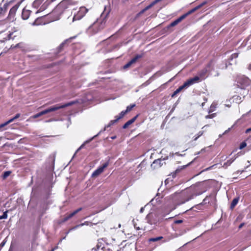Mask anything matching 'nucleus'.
<instances>
[{"mask_svg":"<svg viewBox=\"0 0 251 251\" xmlns=\"http://www.w3.org/2000/svg\"><path fill=\"white\" fill-rule=\"evenodd\" d=\"M110 11V10L109 8L105 7L100 18L87 28V33L89 35H93L103 29L105 26L107 18Z\"/></svg>","mask_w":251,"mask_h":251,"instance_id":"1","label":"nucleus"},{"mask_svg":"<svg viewBox=\"0 0 251 251\" xmlns=\"http://www.w3.org/2000/svg\"><path fill=\"white\" fill-rule=\"evenodd\" d=\"M73 5L72 0H63L52 10L48 17L51 18L50 22L59 20L66 10Z\"/></svg>","mask_w":251,"mask_h":251,"instance_id":"2","label":"nucleus"},{"mask_svg":"<svg viewBox=\"0 0 251 251\" xmlns=\"http://www.w3.org/2000/svg\"><path fill=\"white\" fill-rule=\"evenodd\" d=\"M88 9L84 6L80 7L78 10L76 11L75 9H73L72 11V14L73 16L72 17L69 16L68 17V22L71 24L75 21L81 20L87 13Z\"/></svg>","mask_w":251,"mask_h":251,"instance_id":"3","label":"nucleus"},{"mask_svg":"<svg viewBox=\"0 0 251 251\" xmlns=\"http://www.w3.org/2000/svg\"><path fill=\"white\" fill-rule=\"evenodd\" d=\"M75 103V101H74L68 102L66 104H62V105L57 104L56 105H53L48 109H46L42 111H41L40 112H39L36 114L32 116V117L34 119L37 118L39 117L40 116H41L44 114H46L49 112L56 111V110H58L61 108H65L67 106H70Z\"/></svg>","mask_w":251,"mask_h":251,"instance_id":"4","label":"nucleus"},{"mask_svg":"<svg viewBox=\"0 0 251 251\" xmlns=\"http://www.w3.org/2000/svg\"><path fill=\"white\" fill-rule=\"evenodd\" d=\"M194 197L202 194L206 191L204 183L202 182H199L189 187Z\"/></svg>","mask_w":251,"mask_h":251,"instance_id":"5","label":"nucleus"},{"mask_svg":"<svg viewBox=\"0 0 251 251\" xmlns=\"http://www.w3.org/2000/svg\"><path fill=\"white\" fill-rule=\"evenodd\" d=\"M236 82L237 88L239 89L245 90L251 84V81L248 77L244 75H240L237 77Z\"/></svg>","mask_w":251,"mask_h":251,"instance_id":"6","label":"nucleus"},{"mask_svg":"<svg viewBox=\"0 0 251 251\" xmlns=\"http://www.w3.org/2000/svg\"><path fill=\"white\" fill-rule=\"evenodd\" d=\"M215 60L214 59L211 60L206 67L198 72V75L200 77V80L204 79L206 77V75L208 72L214 69Z\"/></svg>","mask_w":251,"mask_h":251,"instance_id":"7","label":"nucleus"},{"mask_svg":"<svg viewBox=\"0 0 251 251\" xmlns=\"http://www.w3.org/2000/svg\"><path fill=\"white\" fill-rule=\"evenodd\" d=\"M179 197L181 199V201L179 203V204H183L194 198L189 188L182 191L179 194Z\"/></svg>","mask_w":251,"mask_h":251,"instance_id":"8","label":"nucleus"},{"mask_svg":"<svg viewBox=\"0 0 251 251\" xmlns=\"http://www.w3.org/2000/svg\"><path fill=\"white\" fill-rule=\"evenodd\" d=\"M147 223L150 225H155L158 221L157 216L153 213H149L146 216Z\"/></svg>","mask_w":251,"mask_h":251,"instance_id":"9","label":"nucleus"},{"mask_svg":"<svg viewBox=\"0 0 251 251\" xmlns=\"http://www.w3.org/2000/svg\"><path fill=\"white\" fill-rule=\"evenodd\" d=\"M216 197L215 194H211L209 196H207L203 200L202 203L203 204L209 203L211 205H216Z\"/></svg>","mask_w":251,"mask_h":251,"instance_id":"10","label":"nucleus"},{"mask_svg":"<svg viewBox=\"0 0 251 251\" xmlns=\"http://www.w3.org/2000/svg\"><path fill=\"white\" fill-rule=\"evenodd\" d=\"M22 2L23 0L18 2L15 5L11 8L8 14V18L9 19H13L14 18L15 14Z\"/></svg>","mask_w":251,"mask_h":251,"instance_id":"11","label":"nucleus"},{"mask_svg":"<svg viewBox=\"0 0 251 251\" xmlns=\"http://www.w3.org/2000/svg\"><path fill=\"white\" fill-rule=\"evenodd\" d=\"M201 81V80H200V77L199 76H195V77L187 80L184 83V84H185V86H186V88H188L193 84L198 83Z\"/></svg>","mask_w":251,"mask_h":251,"instance_id":"12","label":"nucleus"},{"mask_svg":"<svg viewBox=\"0 0 251 251\" xmlns=\"http://www.w3.org/2000/svg\"><path fill=\"white\" fill-rule=\"evenodd\" d=\"M143 56L142 54L136 55L133 58H132L128 62L123 66L124 69H126L129 67L132 64L135 63L139 59L142 58Z\"/></svg>","mask_w":251,"mask_h":251,"instance_id":"13","label":"nucleus"},{"mask_svg":"<svg viewBox=\"0 0 251 251\" xmlns=\"http://www.w3.org/2000/svg\"><path fill=\"white\" fill-rule=\"evenodd\" d=\"M165 158L162 159L160 158L155 160L151 165V167L154 169L160 167L163 165V162L165 160Z\"/></svg>","mask_w":251,"mask_h":251,"instance_id":"14","label":"nucleus"},{"mask_svg":"<svg viewBox=\"0 0 251 251\" xmlns=\"http://www.w3.org/2000/svg\"><path fill=\"white\" fill-rule=\"evenodd\" d=\"M11 2V1H10L9 2H6L4 3L2 6L0 7V18L4 16L5 12L7 10L9 5Z\"/></svg>","mask_w":251,"mask_h":251,"instance_id":"15","label":"nucleus"},{"mask_svg":"<svg viewBox=\"0 0 251 251\" xmlns=\"http://www.w3.org/2000/svg\"><path fill=\"white\" fill-rule=\"evenodd\" d=\"M82 208L81 207L78 208L77 209L75 210L72 213H70L68 215L66 216L64 218L63 221L66 222L72 217H73L74 215H75L76 214H77L78 212L80 211Z\"/></svg>","mask_w":251,"mask_h":251,"instance_id":"16","label":"nucleus"},{"mask_svg":"<svg viewBox=\"0 0 251 251\" xmlns=\"http://www.w3.org/2000/svg\"><path fill=\"white\" fill-rule=\"evenodd\" d=\"M101 131H100L97 134H96V135L94 136L93 137H92V138H89L88 139V140H87L86 141H85L80 147L77 150V151H76V152L78 151H79L80 150L82 149V148H84V146L90 143L91 141H92L94 139H95L96 137H97L100 133Z\"/></svg>","mask_w":251,"mask_h":251,"instance_id":"17","label":"nucleus"},{"mask_svg":"<svg viewBox=\"0 0 251 251\" xmlns=\"http://www.w3.org/2000/svg\"><path fill=\"white\" fill-rule=\"evenodd\" d=\"M31 13V11L26 9L25 8L23 9L22 13V18L23 20H27Z\"/></svg>","mask_w":251,"mask_h":251,"instance_id":"18","label":"nucleus"},{"mask_svg":"<svg viewBox=\"0 0 251 251\" xmlns=\"http://www.w3.org/2000/svg\"><path fill=\"white\" fill-rule=\"evenodd\" d=\"M138 117V115H137L136 116L132 118L131 119L126 122L123 126V128L124 129L126 128L129 125H130L135 122V121L136 120Z\"/></svg>","mask_w":251,"mask_h":251,"instance_id":"19","label":"nucleus"},{"mask_svg":"<svg viewBox=\"0 0 251 251\" xmlns=\"http://www.w3.org/2000/svg\"><path fill=\"white\" fill-rule=\"evenodd\" d=\"M109 165V161H106L102 166L99 167L97 170L99 173L100 174L104 171V169L106 168Z\"/></svg>","mask_w":251,"mask_h":251,"instance_id":"20","label":"nucleus"},{"mask_svg":"<svg viewBox=\"0 0 251 251\" xmlns=\"http://www.w3.org/2000/svg\"><path fill=\"white\" fill-rule=\"evenodd\" d=\"M109 165V161H106L102 166L99 167L97 170L99 173L100 174L104 171V169L106 168Z\"/></svg>","mask_w":251,"mask_h":251,"instance_id":"21","label":"nucleus"},{"mask_svg":"<svg viewBox=\"0 0 251 251\" xmlns=\"http://www.w3.org/2000/svg\"><path fill=\"white\" fill-rule=\"evenodd\" d=\"M109 165V161H106L102 166L99 167L97 170L99 173L100 174L104 171V169L106 168Z\"/></svg>","mask_w":251,"mask_h":251,"instance_id":"22","label":"nucleus"},{"mask_svg":"<svg viewBox=\"0 0 251 251\" xmlns=\"http://www.w3.org/2000/svg\"><path fill=\"white\" fill-rule=\"evenodd\" d=\"M236 157L231 158L229 160H227L226 162H225L223 164V167L227 168L228 166H230L231 163L235 160Z\"/></svg>","mask_w":251,"mask_h":251,"instance_id":"23","label":"nucleus"},{"mask_svg":"<svg viewBox=\"0 0 251 251\" xmlns=\"http://www.w3.org/2000/svg\"><path fill=\"white\" fill-rule=\"evenodd\" d=\"M45 16H42L41 17H40V18H37L35 21L33 23L32 25H45V22H40V21L42 19V18L43 17H44Z\"/></svg>","mask_w":251,"mask_h":251,"instance_id":"24","label":"nucleus"},{"mask_svg":"<svg viewBox=\"0 0 251 251\" xmlns=\"http://www.w3.org/2000/svg\"><path fill=\"white\" fill-rule=\"evenodd\" d=\"M115 119L111 120L109 122V124L105 126V128L109 127L112 125H114L115 123H116L117 122H118L119 121V120H118V118L117 117H116V116L115 117Z\"/></svg>","mask_w":251,"mask_h":251,"instance_id":"25","label":"nucleus"},{"mask_svg":"<svg viewBox=\"0 0 251 251\" xmlns=\"http://www.w3.org/2000/svg\"><path fill=\"white\" fill-rule=\"evenodd\" d=\"M238 201H239V199L238 198H234L231 203V204H230V207L231 208L234 207L237 204L238 202Z\"/></svg>","mask_w":251,"mask_h":251,"instance_id":"26","label":"nucleus"},{"mask_svg":"<svg viewBox=\"0 0 251 251\" xmlns=\"http://www.w3.org/2000/svg\"><path fill=\"white\" fill-rule=\"evenodd\" d=\"M217 104L215 103H212L211 105L209 110V113L212 112L214 111L216 108Z\"/></svg>","mask_w":251,"mask_h":251,"instance_id":"27","label":"nucleus"},{"mask_svg":"<svg viewBox=\"0 0 251 251\" xmlns=\"http://www.w3.org/2000/svg\"><path fill=\"white\" fill-rule=\"evenodd\" d=\"M127 112L126 110L122 111L119 114V116H116V117L118 118V120H120L122 118Z\"/></svg>","mask_w":251,"mask_h":251,"instance_id":"28","label":"nucleus"},{"mask_svg":"<svg viewBox=\"0 0 251 251\" xmlns=\"http://www.w3.org/2000/svg\"><path fill=\"white\" fill-rule=\"evenodd\" d=\"M163 237L162 236L157 237L155 238H151L149 239V242H156L157 241L160 240V239H162Z\"/></svg>","mask_w":251,"mask_h":251,"instance_id":"29","label":"nucleus"},{"mask_svg":"<svg viewBox=\"0 0 251 251\" xmlns=\"http://www.w3.org/2000/svg\"><path fill=\"white\" fill-rule=\"evenodd\" d=\"M184 88H187L186 86H185V84L183 83V84L182 85H181V86L179 87L176 90V93H179L182 90H183V89Z\"/></svg>","mask_w":251,"mask_h":251,"instance_id":"30","label":"nucleus"},{"mask_svg":"<svg viewBox=\"0 0 251 251\" xmlns=\"http://www.w3.org/2000/svg\"><path fill=\"white\" fill-rule=\"evenodd\" d=\"M135 104H130V105H128V106H127L126 107V111L127 112H128L130 111L131 110V109H132L134 107H135Z\"/></svg>","mask_w":251,"mask_h":251,"instance_id":"31","label":"nucleus"},{"mask_svg":"<svg viewBox=\"0 0 251 251\" xmlns=\"http://www.w3.org/2000/svg\"><path fill=\"white\" fill-rule=\"evenodd\" d=\"M179 23H180V22L177 19L170 24V26H174L176 25H177Z\"/></svg>","mask_w":251,"mask_h":251,"instance_id":"32","label":"nucleus"},{"mask_svg":"<svg viewBox=\"0 0 251 251\" xmlns=\"http://www.w3.org/2000/svg\"><path fill=\"white\" fill-rule=\"evenodd\" d=\"M238 56V53H234L231 55L229 60L230 61H232L233 59H236Z\"/></svg>","mask_w":251,"mask_h":251,"instance_id":"33","label":"nucleus"},{"mask_svg":"<svg viewBox=\"0 0 251 251\" xmlns=\"http://www.w3.org/2000/svg\"><path fill=\"white\" fill-rule=\"evenodd\" d=\"M11 174V172L10 171H6V172H4L3 175H2V177L3 179H5L6 178H7L9 175L10 174Z\"/></svg>","mask_w":251,"mask_h":251,"instance_id":"34","label":"nucleus"},{"mask_svg":"<svg viewBox=\"0 0 251 251\" xmlns=\"http://www.w3.org/2000/svg\"><path fill=\"white\" fill-rule=\"evenodd\" d=\"M188 14L187 13L185 14L181 15L180 17H179L177 19L179 20V21L180 22L182 20L184 19L187 16H188Z\"/></svg>","mask_w":251,"mask_h":251,"instance_id":"35","label":"nucleus"},{"mask_svg":"<svg viewBox=\"0 0 251 251\" xmlns=\"http://www.w3.org/2000/svg\"><path fill=\"white\" fill-rule=\"evenodd\" d=\"M7 218V211H5L3 213L2 215L0 216V220L5 219Z\"/></svg>","mask_w":251,"mask_h":251,"instance_id":"36","label":"nucleus"},{"mask_svg":"<svg viewBox=\"0 0 251 251\" xmlns=\"http://www.w3.org/2000/svg\"><path fill=\"white\" fill-rule=\"evenodd\" d=\"M246 146H247L246 143L245 142H243L240 144L239 149L240 150H241V149L244 148L245 147H246Z\"/></svg>","mask_w":251,"mask_h":251,"instance_id":"37","label":"nucleus"},{"mask_svg":"<svg viewBox=\"0 0 251 251\" xmlns=\"http://www.w3.org/2000/svg\"><path fill=\"white\" fill-rule=\"evenodd\" d=\"M197 8L196 7H194V8L192 9L191 10H189L188 12H187L188 15H189L190 14H192V13L194 12L196 10H197Z\"/></svg>","mask_w":251,"mask_h":251,"instance_id":"38","label":"nucleus"},{"mask_svg":"<svg viewBox=\"0 0 251 251\" xmlns=\"http://www.w3.org/2000/svg\"><path fill=\"white\" fill-rule=\"evenodd\" d=\"M197 8L196 7H194V8L192 9L191 10H189L188 12H187L188 15H189L190 14H192V13L194 12L196 10H197Z\"/></svg>","mask_w":251,"mask_h":251,"instance_id":"39","label":"nucleus"},{"mask_svg":"<svg viewBox=\"0 0 251 251\" xmlns=\"http://www.w3.org/2000/svg\"><path fill=\"white\" fill-rule=\"evenodd\" d=\"M197 8L196 7H194V8L192 9L191 10H189L188 12H187L188 15H189L190 14H192V13L194 12L196 10H197Z\"/></svg>","mask_w":251,"mask_h":251,"instance_id":"40","label":"nucleus"},{"mask_svg":"<svg viewBox=\"0 0 251 251\" xmlns=\"http://www.w3.org/2000/svg\"><path fill=\"white\" fill-rule=\"evenodd\" d=\"M215 116H216V114L213 113V114L206 115L205 116V118L206 119H212V118H214Z\"/></svg>","mask_w":251,"mask_h":251,"instance_id":"41","label":"nucleus"},{"mask_svg":"<svg viewBox=\"0 0 251 251\" xmlns=\"http://www.w3.org/2000/svg\"><path fill=\"white\" fill-rule=\"evenodd\" d=\"M100 175V174L99 173L98 171L96 169L92 174V176H96Z\"/></svg>","mask_w":251,"mask_h":251,"instance_id":"42","label":"nucleus"},{"mask_svg":"<svg viewBox=\"0 0 251 251\" xmlns=\"http://www.w3.org/2000/svg\"><path fill=\"white\" fill-rule=\"evenodd\" d=\"M233 98L234 100L237 99V100H236L237 102H240L241 101V97L240 96H237L236 97V96H234Z\"/></svg>","mask_w":251,"mask_h":251,"instance_id":"43","label":"nucleus"},{"mask_svg":"<svg viewBox=\"0 0 251 251\" xmlns=\"http://www.w3.org/2000/svg\"><path fill=\"white\" fill-rule=\"evenodd\" d=\"M202 134V131H200L198 134V136H197V138H194V140L196 141L197 140L199 137H200L201 136Z\"/></svg>","mask_w":251,"mask_h":251,"instance_id":"44","label":"nucleus"},{"mask_svg":"<svg viewBox=\"0 0 251 251\" xmlns=\"http://www.w3.org/2000/svg\"><path fill=\"white\" fill-rule=\"evenodd\" d=\"M183 222L182 220H177L174 221V223L176 224H181Z\"/></svg>","mask_w":251,"mask_h":251,"instance_id":"45","label":"nucleus"},{"mask_svg":"<svg viewBox=\"0 0 251 251\" xmlns=\"http://www.w3.org/2000/svg\"><path fill=\"white\" fill-rule=\"evenodd\" d=\"M6 242V239H4V240H3L2 241V242L0 243V247H3L4 246V245L5 244Z\"/></svg>","mask_w":251,"mask_h":251,"instance_id":"46","label":"nucleus"},{"mask_svg":"<svg viewBox=\"0 0 251 251\" xmlns=\"http://www.w3.org/2000/svg\"><path fill=\"white\" fill-rule=\"evenodd\" d=\"M84 225V224H80L79 225H77V226H75L73 227L72 228L70 229V230H73V229H76L77 227L80 226H82Z\"/></svg>","mask_w":251,"mask_h":251,"instance_id":"47","label":"nucleus"},{"mask_svg":"<svg viewBox=\"0 0 251 251\" xmlns=\"http://www.w3.org/2000/svg\"><path fill=\"white\" fill-rule=\"evenodd\" d=\"M153 5V4H152V3L151 2L150 5H148L147 7H145V10H147L148 9L151 8Z\"/></svg>","mask_w":251,"mask_h":251,"instance_id":"48","label":"nucleus"},{"mask_svg":"<svg viewBox=\"0 0 251 251\" xmlns=\"http://www.w3.org/2000/svg\"><path fill=\"white\" fill-rule=\"evenodd\" d=\"M68 40H66L65 41H64V42H63L59 47V49H61L63 46L64 45L66 44V43L68 41Z\"/></svg>","mask_w":251,"mask_h":251,"instance_id":"49","label":"nucleus"},{"mask_svg":"<svg viewBox=\"0 0 251 251\" xmlns=\"http://www.w3.org/2000/svg\"><path fill=\"white\" fill-rule=\"evenodd\" d=\"M20 116V114L18 113V114H16V115L13 118L15 120V119H17V118H19Z\"/></svg>","mask_w":251,"mask_h":251,"instance_id":"50","label":"nucleus"},{"mask_svg":"<svg viewBox=\"0 0 251 251\" xmlns=\"http://www.w3.org/2000/svg\"><path fill=\"white\" fill-rule=\"evenodd\" d=\"M251 131V128H249L248 129H247L245 131V133H249V132Z\"/></svg>","mask_w":251,"mask_h":251,"instance_id":"51","label":"nucleus"},{"mask_svg":"<svg viewBox=\"0 0 251 251\" xmlns=\"http://www.w3.org/2000/svg\"><path fill=\"white\" fill-rule=\"evenodd\" d=\"M159 0H155L154 1H153L152 3V4H153V5L156 4V3L159 2Z\"/></svg>","mask_w":251,"mask_h":251,"instance_id":"52","label":"nucleus"},{"mask_svg":"<svg viewBox=\"0 0 251 251\" xmlns=\"http://www.w3.org/2000/svg\"><path fill=\"white\" fill-rule=\"evenodd\" d=\"M144 209H145L144 207H141L140 210V213H143L144 212Z\"/></svg>","mask_w":251,"mask_h":251,"instance_id":"53","label":"nucleus"},{"mask_svg":"<svg viewBox=\"0 0 251 251\" xmlns=\"http://www.w3.org/2000/svg\"><path fill=\"white\" fill-rule=\"evenodd\" d=\"M244 225V223H241L239 226V228H241Z\"/></svg>","mask_w":251,"mask_h":251,"instance_id":"54","label":"nucleus"},{"mask_svg":"<svg viewBox=\"0 0 251 251\" xmlns=\"http://www.w3.org/2000/svg\"><path fill=\"white\" fill-rule=\"evenodd\" d=\"M176 94H177V93H176V91H174V92L173 93V94L172 95L171 97L172 98L174 97Z\"/></svg>","mask_w":251,"mask_h":251,"instance_id":"55","label":"nucleus"},{"mask_svg":"<svg viewBox=\"0 0 251 251\" xmlns=\"http://www.w3.org/2000/svg\"><path fill=\"white\" fill-rule=\"evenodd\" d=\"M147 10H145V8L143 9L141 12L140 13H143L145 11H146Z\"/></svg>","mask_w":251,"mask_h":251,"instance_id":"56","label":"nucleus"},{"mask_svg":"<svg viewBox=\"0 0 251 251\" xmlns=\"http://www.w3.org/2000/svg\"><path fill=\"white\" fill-rule=\"evenodd\" d=\"M249 70H250L251 71V64H250L248 67Z\"/></svg>","mask_w":251,"mask_h":251,"instance_id":"57","label":"nucleus"},{"mask_svg":"<svg viewBox=\"0 0 251 251\" xmlns=\"http://www.w3.org/2000/svg\"><path fill=\"white\" fill-rule=\"evenodd\" d=\"M206 3V1H204V2H203L202 3H201V4H202V6H203L204 5H205Z\"/></svg>","mask_w":251,"mask_h":251,"instance_id":"58","label":"nucleus"},{"mask_svg":"<svg viewBox=\"0 0 251 251\" xmlns=\"http://www.w3.org/2000/svg\"><path fill=\"white\" fill-rule=\"evenodd\" d=\"M197 9H199V8H201V7L200 6V5L196 6Z\"/></svg>","mask_w":251,"mask_h":251,"instance_id":"59","label":"nucleus"},{"mask_svg":"<svg viewBox=\"0 0 251 251\" xmlns=\"http://www.w3.org/2000/svg\"><path fill=\"white\" fill-rule=\"evenodd\" d=\"M197 9H199V8H201V7L200 6V5L196 6Z\"/></svg>","mask_w":251,"mask_h":251,"instance_id":"60","label":"nucleus"},{"mask_svg":"<svg viewBox=\"0 0 251 251\" xmlns=\"http://www.w3.org/2000/svg\"><path fill=\"white\" fill-rule=\"evenodd\" d=\"M230 130V128H229L227 130H226L225 133L228 132V131Z\"/></svg>","mask_w":251,"mask_h":251,"instance_id":"61","label":"nucleus"},{"mask_svg":"<svg viewBox=\"0 0 251 251\" xmlns=\"http://www.w3.org/2000/svg\"><path fill=\"white\" fill-rule=\"evenodd\" d=\"M136 229L137 230H140V228L139 227H136Z\"/></svg>","mask_w":251,"mask_h":251,"instance_id":"62","label":"nucleus"},{"mask_svg":"<svg viewBox=\"0 0 251 251\" xmlns=\"http://www.w3.org/2000/svg\"><path fill=\"white\" fill-rule=\"evenodd\" d=\"M55 248H53L50 251H54Z\"/></svg>","mask_w":251,"mask_h":251,"instance_id":"63","label":"nucleus"},{"mask_svg":"<svg viewBox=\"0 0 251 251\" xmlns=\"http://www.w3.org/2000/svg\"><path fill=\"white\" fill-rule=\"evenodd\" d=\"M199 5H200V6L201 7L202 6H202V4L201 3V4H199Z\"/></svg>","mask_w":251,"mask_h":251,"instance_id":"64","label":"nucleus"}]
</instances>
